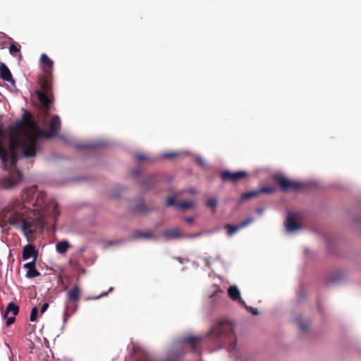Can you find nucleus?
<instances>
[{"label": "nucleus", "mask_w": 361, "mask_h": 361, "mask_svg": "<svg viewBox=\"0 0 361 361\" xmlns=\"http://www.w3.org/2000/svg\"><path fill=\"white\" fill-rule=\"evenodd\" d=\"M61 120L54 116L48 123V130L40 129L32 120L20 121L11 133L7 142L0 139V159L8 172L0 180V186L4 190L17 187L22 180V174L14 166L18 156L31 158L39 150L41 139H49L57 135Z\"/></svg>", "instance_id": "obj_1"}, {"label": "nucleus", "mask_w": 361, "mask_h": 361, "mask_svg": "<svg viewBox=\"0 0 361 361\" xmlns=\"http://www.w3.org/2000/svg\"><path fill=\"white\" fill-rule=\"evenodd\" d=\"M57 207L54 200L32 187L24 189L20 199L4 208L0 216L4 221L21 231L28 239L33 233L35 224L42 226L46 216L58 215Z\"/></svg>", "instance_id": "obj_2"}, {"label": "nucleus", "mask_w": 361, "mask_h": 361, "mask_svg": "<svg viewBox=\"0 0 361 361\" xmlns=\"http://www.w3.org/2000/svg\"><path fill=\"white\" fill-rule=\"evenodd\" d=\"M286 231L289 233H293L302 228V218L298 213H290L286 219Z\"/></svg>", "instance_id": "obj_3"}, {"label": "nucleus", "mask_w": 361, "mask_h": 361, "mask_svg": "<svg viewBox=\"0 0 361 361\" xmlns=\"http://www.w3.org/2000/svg\"><path fill=\"white\" fill-rule=\"evenodd\" d=\"M273 178L286 191L297 189L301 185L298 181L289 179L281 173L275 174Z\"/></svg>", "instance_id": "obj_4"}, {"label": "nucleus", "mask_w": 361, "mask_h": 361, "mask_svg": "<svg viewBox=\"0 0 361 361\" xmlns=\"http://www.w3.org/2000/svg\"><path fill=\"white\" fill-rule=\"evenodd\" d=\"M162 236L166 240H173L178 238H183L185 234L182 233L178 228H173L162 231Z\"/></svg>", "instance_id": "obj_5"}, {"label": "nucleus", "mask_w": 361, "mask_h": 361, "mask_svg": "<svg viewBox=\"0 0 361 361\" xmlns=\"http://www.w3.org/2000/svg\"><path fill=\"white\" fill-rule=\"evenodd\" d=\"M36 256H34L32 261L26 263L23 265V267L27 270L26 274L27 278H34L39 275V272L35 268Z\"/></svg>", "instance_id": "obj_6"}, {"label": "nucleus", "mask_w": 361, "mask_h": 361, "mask_svg": "<svg viewBox=\"0 0 361 361\" xmlns=\"http://www.w3.org/2000/svg\"><path fill=\"white\" fill-rule=\"evenodd\" d=\"M247 176V173L244 171L233 173L227 171V182L238 183L245 178Z\"/></svg>", "instance_id": "obj_7"}, {"label": "nucleus", "mask_w": 361, "mask_h": 361, "mask_svg": "<svg viewBox=\"0 0 361 361\" xmlns=\"http://www.w3.org/2000/svg\"><path fill=\"white\" fill-rule=\"evenodd\" d=\"M0 76L4 80L9 82L14 85V80L12 78L11 73L4 63H0Z\"/></svg>", "instance_id": "obj_8"}, {"label": "nucleus", "mask_w": 361, "mask_h": 361, "mask_svg": "<svg viewBox=\"0 0 361 361\" xmlns=\"http://www.w3.org/2000/svg\"><path fill=\"white\" fill-rule=\"evenodd\" d=\"M229 296L234 301H238L240 305H245V301L240 297V291L235 286H232L228 290Z\"/></svg>", "instance_id": "obj_9"}, {"label": "nucleus", "mask_w": 361, "mask_h": 361, "mask_svg": "<svg viewBox=\"0 0 361 361\" xmlns=\"http://www.w3.org/2000/svg\"><path fill=\"white\" fill-rule=\"evenodd\" d=\"M34 256L37 257L35 249L32 245H26L23 250L22 257L24 260H27L30 257L34 259Z\"/></svg>", "instance_id": "obj_10"}, {"label": "nucleus", "mask_w": 361, "mask_h": 361, "mask_svg": "<svg viewBox=\"0 0 361 361\" xmlns=\"http://www.w3.org/2000/svg\"><path fill=\"white\" fill-rule=\"evenodd\" d=\"M224 331H225V322H224V321H221V322L216 324L213 326V328L211 331V334L214 336L219 338L222 334H224Z\"/></svg>", "instance_id": "obj_11"}, {"label": "nucleus", "mask_w": 361, "mask_h": 361, "mask_svg": "<svg viewBox=\"0 0 361 361\" xmlns=\"http://www.w3.org/2000/svg\"><path fill=\"white\" fill-rule=\"evenodd\" d=\"M40 61L44 66V71L47 73L50 72L53 67L54 62L45 54L41 55Z\"/></svg>", "instance_id": "obj_12"}, {"label": "nucleus", "mask_w": 361, "mask_h": 361, "mask_svg": "<svg viewBox=\"0 0 361 361\" xmlns=\"http://www.w3.org/2000/svg\"><path fill=\"white\" fill-rule=\"evenodd\" d=\"M252 221V219H248L239 225L230 226L229 227L227 226V232L228 233V234L233 235V233H236L239 230L240 228L247 226Z\"/></svg>", "instance_id": "obj_13"}, {"label": "nucleus", "mask_w": 361, "mask_h": 361, "mask_svg": "<svg viewBox=\"0 0 361 361\" xmlns=\"http://www.w3.org/2000/svg\"><path fill=\"white\" fill-rule=\"evenodd\" d=\"M19 307L13 302L8 303L6 312L4 313V317H7L10 312H12L13 316H16L18 314Z\"/></svg>", "instance_id": "obj_14"}, {"label": "nucleus", "mask_w": 361, "mask_h": 361, "mask_svg": "<svg viewBox=\"0 0 361 361\" xmlns=\"http://www.w3.org/2000/svg\"><path fill=\"white\" fill-rule=\"evenodd\" d=\"M37 95L39 101L44 104V106L47 109H48L49 104L51 102V98L46 93L42 92H38Z\"/></svg>", "instance_id": "obj_15"}, {"label": "nucleus", "mask_w": 361, "mask_h": 361, "mask_svg": "<svg viewBox=\"0 0 361 361\" xmlns=\"http://www.w3.org/2000/svg\"><path fill=\"white\" fill-rule=\"evenodd\" d=\"M202 340V337L201 336H188V337H185L183 338V341L184 342H187L188 343H190V346H191V348L192 350L195 349V345Z\"/></svg>", "instance_id": "obj_16"}, {"label": "nucleus", "mask_w": 361, "mask_h": 361, "mask_svg": "<svg viewBox=\"0 0 361 361\" xmlns=\"http://www.w3.org/2000/svg\"><path fill=\"white\" fill-rule=\"evenodd\" d=\"M70 247V245L68 241L63 240L59 242L56 245V251L60 254H64L66 252L68 248Z\"/></svg>", "instance_id": "obj_17"}, {"label": "nucleus", "mask_w": 361, "mask_h": 361, "mask_svg": "<svg viewBox=\"0 0 361 361\" xmlns=\"http://www.w3.org/2000/svg\"><path fill=\"white\" fill-rule=\"evenodd\" d=\"M68 298L71 300H78L80 298V289L78 286H74L71 290L68 292Z\"/></svg>", "instance_id": "obj_18"}, {"label": "nucleus", "mask_w": 361, "mask_h": 361, "mask_svg": "<svg viewBox=\"0 0 361 361\" xmlns=\"http://www.w3.org/2000/svg\"><path fill=\"white\" fill-rule=\"evenodd\" d=\"M158 180L156 175L150 176L143 183L142 187L145 190L151 188L154 184Z\"/></svg>", "instance_id": "obj_19"}, {"label": "nucleus", "mask_w": 361, "mask_h": 361, "mask_svg": "<svg viewBox=\"0 0 361 361\" xmlns=\"http://www.w3.org/2000/svg\"><path fill=\"white\" fill-rule=\"evenodd\" d=\"M193 202L191 200L180 202L176 204V207L180 209H188L192 207Z\"/></svg>", "instance_id": "obj_20"}, {"label": "nucleus", "mask_w": 361, "mask_h": 361, "mask_svg": "<svg viewBox=\"0 0 361 361\" xmlns=\"http://www.w3.org/2000/svg\"><path fill=\"white\" fill-rule=\"evenodd\" d=\"M259 194H260L259 190H253V191L247 192L242 195V199L247 200L249 198L256 197V196L259 195Z\"/></svg>", "instance_id": "obj_21"}, {"label": "nucleus", "mask_w": 361, "mask_h": 361, "mask_svg": "<svg viewBox=\"0 0 361 361\" xmlns=\"http://www.w3.org/2000/svg\"><path fill=\"white\" fill-rule=\"evenodd\" d=\"M135 237L136 238H147V239L152 238V235L151 233H149L148 232H140V231L136 232Z\"/></svg>", "instance_id": "obj_22"}, {"label": "nucleus", "mask_w": 361, "mask_h": 361, "mask_svg": "<svg viewBox=\"0 0 361 361\" xmlns=\"http://www.w3.org/2000/svg\"><path fill=\"white\" fill-rule=\"evenodd\" d=\"M37 315H38V309L37 307H34L30 313V321L31 322H35L37 319Z\"/></svg>", "instance_id": "obj_23"}, {"label": "nucleus", "mask_w": 361, "mask_h": 361, "mask_svg": "<svg viewBox=\"0 0 361 361\" xmlns=\"http://www.w3.org/2000/svg\"><path fill=\"white\" fill-rule=\"evenodd\" d=\"M136 209L141 212H145L147 211V207H146L145 204H144V202H139L137 204Z\"/></svg>", "instance_id": "obj_24"}, {"label": "nucleus", "mask_w": 361, "mask_h": 361, "mask_svg": "<svg viewBox=\"0 0 361 361\" xmlns=\"http://www.w3.org/2000/svg\"><path fill=\"white\" fill-rule=\"evenodd\" d=\"M204 233V232H199L193 234L185 235L183 238H195L202 236Z\"/></svg>", "instance_id": "obj_25"}, {"label": "nucleus", "mask_w": 361, "mask_h": 361, "mask_svg": "<svg viewBox=\"0 0 361 361\" xmlns=\"http://www.w3.org/2000/svg\"><path fill=\"white\" fill-rule=\"evenodd\" d=\"M217 204V200L216 199H210L207 202V206L209 208H214Z\"/></svg>", "instance_id": "obj_26"}, {"label": "nucleus", "mask_w": 361, "mask_h": 361, "mask_svg": "<svg viewBox=\"0 0 361 361\" xmlns=\"http://www.w3.org/2000/svg\"><path fill=\"white\" fill-rule=\"evenodd\" d=\"M195 160L202 166H205L207 165L206 161L203 157L197 156Z\"/></svg>", "instance_id": "obj_27"}, {"label": "nucleus", "mask_w": 361, "mask_h": 361, "mask_svg": "<svg viewBox=\"0 0 361 361\" xmlns=\"http://www.w3.org/2000/svg\"><path fill=\"white\" fill-rule=\"evenodd\" d=\"M20 47L17 46L16 44H11L9 47L10 52H18L20 51Z\"/></svg>", "instance_id": "obj_28"}, {"label": "nucleus", "mask_w": 361, "mask_h": 361, "mask_svg": "<svg viewBox=\"0 0 361 361\" xmlns=\"http://www.w3.org/2000/svg\"><path fill=\"white\" fill-rule=\"evenodd\" d=\"M260 191V193L266 192V193H272L274 192V188H262V189L259 190Z\"/></svg>", "instance_id": "obj_29"}, {"label": "nucleus", "mask_w": 361, "mask_h": 361, "mask_svg": "<svg viewBox=\"0 0 361 361\" xmlns=\"http://www.w3.org/2000/svg\"><path fill=\"white\" fill-rule=\"evenodd\" d=\"M175 202H176L175 197H171L166 200V203L167 206H172V205L175 204Z\"/></svg>", "instance_id": "obj_30"}, {"label": "nucleus", "mask_w": 361, "mask_h": 361, "mask_svg": "<svg viewBox=\"0 0 361 361\" xmlns=\"http://www.w3.org/2000/svg\"><path fill=\"white\" fill-rule=\"evenodd\" d=\"M7 319L6 320V326H8L14 323L15 322V316L13 315V317H6Z\"/></svg>", "instance_id": "obj_31"}, {"label": "nucleus", "mask_w": 361, "mask_h": 361, "mask_svg": "<svg viewBox=\"0 0 361 361\" xmlns=\"http://www.w3.org/2000/svg\"><path fill=\"white\" fill-rule=\"evenodd\" d=\"M219 293H222V290L216 288L214 292L209 295L210 298H216L218 297Z\"/></svg>", "instance_id": "obj_32"}, {"label": "nucleus", "mask_w": 361, "mask_h": 361, "mask_svg": "<svg viewBox=\"0 0 361 361\" xmlns=\"http://www.w3.org/2000/svg\"><path fill=\"white\" fill-rule=\"evenodd\" d=\"M244 306H245V308H246L248 311H250L252 314H254V315H257V314H258V311H257L256 309H254V308H252V307H247L245 304V305H244Z\"/></svg>", "instance_id": "obj_33"}, {"label": "nucleus", "mask_w": 361, "mask_h": 361, "mask_svg": "<svg viewBox=\"0 0 361 361\" xmlns=\"http://www.w3.org/2000/svg\"><path fill=\"white\" fill-rule=\"evenodd\" d=\"M112 290H113V288H111L108 292L103 293H102L100 295L97 296V297H95V298H93L92 299H94V300H97V299L101 298L102 297H104V296L107 295V294L109 293V292L112 291Z\"/></svg>", "instance_id": "obj_34"}, {"label": "nucleus", "mask_w": 361, "mask_h": 361, "mask_svg": "<svg viewBox=\"0 0 361 361\" xmlns=\"http://www.w3.org/2000/svg\"><path fill=\"white\" fill-rule=\"evenodd\" d=\"M136 158L138 159V160H145L147 159V157L145 155V154H137L136 155Z\"/></svg>", "instance_id": "obj_35"}, {"label": "nucleus", "mask_w": 361, "mask_h": 361, "mask_svg": "<svg viewBox=\"0 0 361 361\" xmlns=\"http://www.w3.org/2000/svg\"><path fill=\"white\" fill-rule=\"evenodd\" d=\"M177 153H166L163 155L164 157L170 158L176 156Z\"/></svg>", "instance_id": "obj_36"}, {"label": "nucleus", "mask_w": 361, "mask_h": 361, "mask_svg": "<svg viewBox=\"0 0 361 361\" xmlns=\"http://www.w3.org/2000/svg\"><path fill=\"white\" fill-rule=\"evenodd\" d=\"M48 307H49V304L48 303H47V302L44 303L42 305V309H41V313L42 314L44 313L47 310Z\"/></svg>", "instance_id": "obj_37"}, {"label": "nucleus", "mask_w": 361, "mask_h": 361, "mask_svg": "<svg viewBox=\"0 0 361 361\" xmlns=\"http://www.w3.org/2000/svg\"><path fill=\"white\" fill-rule=\"evenodd\" d=\"M185 221L188 223V224H192L194 221V219L192 217H186L185 219Z\"/></svg>", "instance_id": "obj_38"}, {"label": "nucleus", "mask_w": 361, "mask_h": 361, "mask_svg": "<svg viewBox=\"0 0 361 361\" xmlns=\"http://www.w3.org/2000/svg\"><path fill=\"white\" fill-rule=\"evenodd\" d=\"M132 173L134 176H137L140 174L141 171L140 170H134Z\"/></svg>", "instance_id": "obj_39"}, {"label": "nucleus", "mask_w": 361, "mask_h": 361, "mask_svg": "<svg viewBox=\"0 0 361 361\" xmlns=\"http://www.w3.org/2000/svg\"><path fill=\"white\" fill-rule=\"evenodd\" d=\"M221 177L223 180H226V171H222L221 173Z\"/></svg>", "instance_id": "obj_40"}, {"label": "nucleus", "mask_w": 361, "mask_h": 361, "mask_svg": "<svg viewBox=\"0 0 361 361\" xmlns=\"http://www.w3.org/2000/svg\"><path fill=\"white\" fill-rule=\"evenodd\" d=\"M204 262H205L206 265H207L208 267H210V262H209V259H207V258H204Z\"/></svg>", "instance_id": "obj_41"}, {"label": "nucleus", "mask_w": 361, "mask_h": 361, "mask_svg": "<svg viewBox=\"0 0 361 361\" xmlns=\"http://www.w3.org/2000/svg\"><path fill=\"white\" fill-rule=\"evenodd\" d=\"M190 194H195L196 191L195 190H189L188 191Z\"/></svg>", "instance_id": "obj_42"}, {"label": "nucleus", "mask_w": 361, "mask_h": 361, "mask_svg": "<svg viewBox=\"0 0 361 361\" xmlns=\"http://www.w3.org/2000/svg\"><path fill=\"white\" fill-rule=\"evenodd\" d=\"M68 318V314L66 312L64 313V318H63V322H66V319Z\"/></svg>", "instance_id": "obj_43"}, {"label": "nucleus", "mask_w": 361, "mask_h": 361, "mask_svg": "<svg viewBox=\"0 0 361 361\" xmlns=\"http://www.w3.org/2000/svg\"><path fill=\"white\" fill-rule=\"evenodd\" d=\"M43 88H44V91L47 92V90H48V86H47V84H46V85L44 84V85Z\"/></svg>", "instance_id": "obj_44"}, {"label": "nucleus", "mask_w": 361, "mask_h": 361, "mask_svg": "<svg viewBox=\"0 0 361 361\" xmlns=\"http://www.w3.org/2000/svg\"><path fill=\"white\" fill-rule=\"evenodd\" d=\"M115 243H116V242L111 241V242L109 243V245H113V244H115Z\"/></svg>", "instance_id": "obj_45"}, {"label": "nucleus", "mask_w": 361, "mask_h": 361, "mask_svg": "<svg viewBox=\"0 0 361 361\" xmlns=\"http://www.w3.org/2000/svg\"><path fill=\"white\" fill-rule=\"evenodd\" d=\"M176 259H178L180 263L182 262L181 259H180V258H176Z\"/></svg>", "instance_id": "obj_46"}]
</instances>
